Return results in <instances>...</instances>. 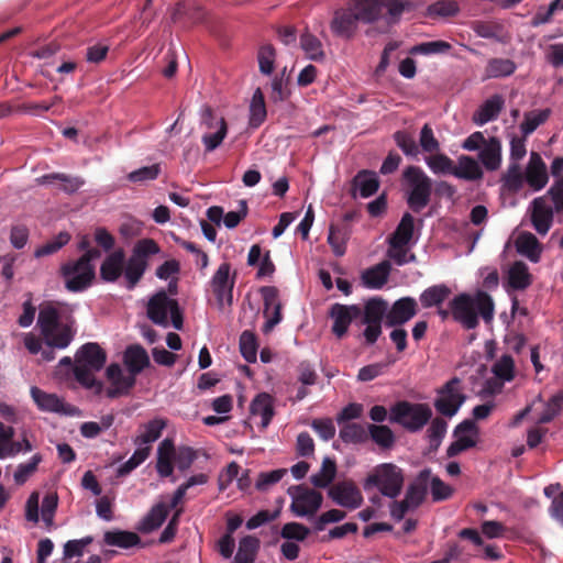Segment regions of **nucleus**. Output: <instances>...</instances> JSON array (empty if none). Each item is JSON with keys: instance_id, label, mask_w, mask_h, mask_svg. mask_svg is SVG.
Returning <instances> with one entry per match:
<instances>
[{"instance_id": "nucleus-63", "label": "nucleus", "mask_w": 563, "mask_h": 563, "mask_svg": "<svg viewBox=\"0 0 563 563\" xmlns=\"http://www.w3.org/2000/svg\"><path fill=\"white\" fill-rule=\"evenodd\" d=\"M276 52L273 45L265 44L260 47L257 54L258 68L263 75H271L274 70Z\"/></svg>"}, {"instance_id": "nucleus-32", "label": "nucleus", "mask_w": 563, "mask_h": 563, "mask_svg": "<svg viewBox=\"0 0 563 563\" xmlns=\"http://www.w3.org/2000/svg\"><path fill=\"white\" fill-rule=\"evenodd\" d=\"M168 507L164 503L155 504L145 517L139 522L137 530L143 533H151L158 529L168 516Z\"/></svg>"}, {"instance_id": "nucleus-59", "label": "nucleus", "mask_w": 563, "mask_h": 563, "mask_svg": "<svg viewBox=\"0 0 563 563\" xmlns=\"http://www.w3.org/2000/svg\"><path fill=\"white\" fill-rule=\"evenodd\" d=\"M241 355L247 363H255L257 358V341L251 331H243L240 335Z\"/></svg>"}, {"instance_id": "nucleus-31", "label": "nucleus", "mask_w": 563, "mask_h": 563, "mask_svg": "<svg viewBox=\"0 0 563 563\" xmlns=\"http://www.w3.org/2000/svg\"><path fill=\"white\" fill-rule=\"evenodd\" d=\"M173 461L175 462V445L173 440L166 438L157 446L156 471L161 477L173 474Z\"/></svg>"}, {"instance_id": "nucleus-37", "label": "nucleus", "mask_w": 563, "mask_h": 563, "mask_svg": "<svg viewBox=\"0 0 563 563\" xmlns=\"http://www.w3.org/2000/svg\"><path fill=\"white\" fill-rule=\"evenodd\" d=\"M388 312V305L382 298H372L369 299L364 309H362V323H376L382 324L383 319H386V313Z\"/></svg>"}, {"instance_id": "nucleus-64", "label": "nucleus", "mask_w": 563, "mask_h": 563, "mask_svg": "<svg viewBox=\"0 0 563 563\" xmlns=\"http://www.w3.org/2000/svg\"><path fill=\"white\" fill-rule=\"evenodd\" d=\"M448 430V423L442 418H434L428 430H427V437L429 439L430 445L434 449H438L441 444L443 438L446 434Z\"/></svg>"}, {"instance_id": "nucleus-51", "label": "nucleus", "mask_w": 563, "mask_h": 563, "mask_svg": "<svg viewBox=\"0 0 563 563\" xmlns=\"http://www.w3.org/2000/svg\"><path fill=\"white\" fill-rule=\"evenodd\" d=\"M146 268H147L146 261H141L132 255L130 256V258L128 260L125 269H124V277L126 279V288L129 290H132L136 286V284L143 277Z\"/></svg>"}, {"instance_id": "nucleus-54", "label": "nucleus", "mask_w": 563, "mask_h": 563, "mask_svg": "<svg viewBox=\"0 0 563 563\" xmlns=\"http://www.w3.org/2000/svg\"><path fill=\"white\" fill-rule=\"evenodd\" d=\"M472 30L478 37L494 40L499 43L504 41L501 36L503 26L498 23L474 21L472 23Z\"/></svg>"}, {"instance_id": "nucleus-42", "label": "nucleus", "mask_w": 563, "mask_h": 563, "mask_svg": "<svg viewBox=\"0 0 563 563\" xmlns=\"http://www.w3.org/2000/svg\"><path fill=\"white\" fill-rule=\"evenodd\" d=\"M451 289L444 284H438L424 289L419 297L423 308L440 307L450 296Z\"/></svg>"}, {"instance_id": "nucleus-57", "label": "nucleus", "mask_w": 563, "mask_h": 563, "mask_svg": "<svg viewBox=\"0 0 563 563\" xmlns=\"http://www.w3.org/2000/svg\"><path fill=\"white\" fill-rule=\"evenodd\" d=\"M563 407V391L553 395L545 404L540 416L537 419L538 423L544 424L551 422L556 416L560 415Z\"/></svg>"}, {"instance_id": "nucleus-1", "label": "nucleus", "mask_w": 563, "mask_h": 563, "mask_svg": "<svg viewBox=\"0 0 563 563\" xmlns=\"http://www.w3.org/2000/svg\"><path fill=\"white\" fill-rule=\"evenodd\" d=\"M107 362L106 351L96 342L82 344L75 354L74 376L86 389H92L96 395L103 391V383L95 377Z\"/></svg>"}, {"instance_id": "nucleus-29", "label": "nucleus", "mask_w": 563, "mask_h": 563, "mask_svg": "<svg viewBox=\"0 0 563 563\" xmlns=\"http://www.w3.org/2000/svg\"><path fill=\"white\" fill-rule=\"evenodd\" d=\"M453 176L467 181L481 180L484 176L479 163L472 156L461 155L453 167Z\"/></svg>"}, {"instance_id": "nucleus-39", "label": "nucleus", "mask_w": 563, "mask_h": 563, "mask_svg": "<svg viewBox=\"0 0 563 563\" xmlns=\"http://www.w3.org/2000/svg\"><path fill=\"white\" fill-rule=\"evenodd\" d=\"M532 278L526 263L515 262L508 269V285L515 290H525L531 285Z\"/></svg>"}, {"instance_id": "nucleus-8", "label": "nucleus", "mask_w": 563, "mask_h": 563, "mask_svg": "<svg viewBox=\"0 0 563 563\" xmlns=\"http://www.w3.org/2000/svg\"><path fill=\"white\" fill-rule=\"evenodd\" d=\"M59 275L69 292H82L91 287L96 277V266L86 264V260H70L60 265Z\"/></svg>"}, {"instance_id": "nucleus-34", "label": "nucleus", "mask_w": 563, "mask_h": 563, "mask_svg": "<svg viewBox=\"0 0 563 563\" xmlns=\"http://www.w3.org/2000/svg\"><path fill=\"white\" fill-rule=\"evenodd\" d=\"M30 394L40 410L56 413L65 411L64 402L57 395L45 393L36 386L31 387Z\"/></svg>"}, {"instance_id": "nucleus-16", "label": "nucleus", "mask_w": 563, "mask_h": 563, "mask_svg": "<svg viewBox=\"0 0 563 563\" xmlns=\"http://www.w3.org/2000/svg\"><path fill=\"white\" fill-rule=\"evenodd\" d=\"M530 209L533 229L540 235H545L553 224L554 206H550L545 197H537L532 200Z\"/></svg>"}, {"instance_id": "nucleus-44", "label": "nucleus", "mask_w": 563, "mask_h": 563, "mask_svg": "<svg viewBox=\"0 0 563 563\" xmlns=\"http://www.w3.org/2000/svg\"><path fill=\"white\" fill-rule=\"evenodd\" d=\"M300 47L310 60L322 62L325 58L321 41L309 31L300 35Z\"/></svg>"}, {"instance_id": "nucleus-21", "label": "nucleus", "mask_w": 563, "mask_h": 563, "mask_svg": "<svg viewBox=\"0 0 563 563\" xmlns=\"http://www.w3.org/2000/svg\"><path fill=\"white\" fill-rule=\"evenodd\" d=\"M505 107V99L501 95L495 93L486 99L473 113L472 120L475 125L483 126L495 121Z\"/></svg>"}, {"instance_id": "nucleus-7", "label": "nucleus", "mask_w": 563, "mask_h": 563, "mask_svg": "<svg viewBox=\"0 0 563 563\" xmlns=\"http://www.w3.org/2000/svg\"><path fill=\"white\" fill-rule=\"evenodd\" d=\"M431 417L432 411L424 404L399 401L390 408L389 422L400 424L410 432H418Z\"/></svg>"}, {"instance_id": "nucleus-12", "label": "nucleus", "mask_w": 563, "mask_h": 563, "mask_svg": "<svg viewBox=\"0 0 563 563\" xmlns=\"http://www.w3.org/2000/svg\"><path fill=\"white\" fill-rule=\"evenodd\" d=\"M231 265L222 263L210 279L211 289L216 296L217 302L222 308L224 305L231 306L233 302L234 277L230 276Z\"/></svg>"}, {"instance_id": "nucleus-26", "label": "nucleus", "mask_w": 563, "mask_h": 563, "mask_svg": "<svg viewBox=\"0 0 563 563\" xmlns=\"http://www.w3.org/2000/svg\"><path fill=\"white\" fill-rule=\"evenodd\" d=\"M391 271L389 261H383L367 269L361 275L362 284L368 289H380L387 283Z\"/></svg>"}, {"instance_id": "nucleus-53", "label": "nucleus", "mask_w": 563, "mask_h": 563, "mask_svg": "<svg viewBox=\"0 0 563 563\" xmlns=\"http://www.w3.org/2000/svg\"><path fill=\"white\" fill-rule=\"evenodd\" d=\"M393 137L396 145L400 148L405 156L409 158H417L419 156V145L410 133L407 131H396Z\"/></svg>"}, {"instance_id": "nucleus-62", "label": "nucleus", "mask_w": 563, "mask_h": 563, "mask_svg": "<svg viewBox=\"0 0 563 563\" xmlns=\"http://www.w3.org/2000/svg\"><path fill=\"white\" fill-rule=\"evenodd\" d=\"M287 474L286 468H277L268 472H261L255 482V488L258 492H266L273 485L277 484Z\"/></svg>"}, {"instance_id": "nucleus-22", "label": "nucleus", "mask_w": 563, "mask_h": 563, "mask_svg": "<svg viewBox=\"0 0 563 563\" xmlns=\"http://www.w3.org/2000/svg\"><path fill=\"white\" fill-rule=\"evenodd\" d=\"M261 294L264 301V312L267 313L269 309H273V316L263 325V332L269 333L282 321V307L278 302V292L275 287L264 286L261 288Z\"/></svg>"}, {"instance_id": "nucleus-36", "label": "nucleus", "mask_w": 563, "mask_h": 563, "mask_svg": "<svg viewBox=\"0 0 563 563\" xmlns=\"http://www.w3.org/2000/svg\"><path fill=\"white\" fill-rule=\"evenodd\" d=\"M368 439L380 450H391L396 443L394 431L386 424L368 423Z\"/></svg>"}, {"instance_id": "nucleus-46", "label": "nucleus", "mask_w": 563, "mask_h": 563, "mask_svg": "<svg viewBox=\"0 0 563 563\" xmlns=\"http://www.w3.org/2000/svg\"><path fill=\"white\" fill-rule=\"evenodd\" d=\"M550 109L528 111L523 115V121L520 123V131L522 136L528 137L541 124H543L550 117Z\"/></svg>"}, {"instance_id": "nucleus-56", "label": "nucleus", "mask_w": 563, "mask_h": 563, "mask_svg": "<svg viewBox=\"0 0 563 563\" xmlns=\"http://www.w3.org/2000/svg\"><path fill=\"white\" fill-rule=\"evenodd\" d=\"M70 241V234L66 231L59 232L52 240L37 247L34 252V257L40 258L48 256L58 252L62 247L68 244Z\"/></svg>"}, {"instance_id": "nucleus-9", "label": "nucleus", "mask_w": 563, "mask_h": 563, "mask_svg": "<svg viewBox=\"0 0 563 563\" xmlns=\"http://www.w3.org/2000/svg\"><path fill=\"white\" fill-rule=\"evenodd\" d=\"M465 400L462 380L459 377H453L438 389L434 408L441 415L451 418L459 412Z\"/></svg>"}, {"instance_id": "nucleus-20", "label": "nucleus", "mask_w": 563, "mask_h": 563, "mask_svg": "<svg viewBox=\"0 0 563 563\" xmlns=\"http://www.w3.org/2000/svg\"><path fill=\"white\" fill-rule=\"evenodd\" d=\"M347 3L362 24H374L383 16L385 0H350Z\"/></svg>"}, {"instance_id": "nucleus-58", "label": "nucleus", "mask_w": 563, "mask_h": 563, "mask_svg": "<svg viewBox=\"0 0 563 563\" xmlns=\"http://www.w3.org/2000/svg\"><path fill=\"white\" fill-rule=\"evenodd\" d=\"M161 174V165L152 164L150 166H143L135 170L130 172L126 175V179L133 184H146L158 178Z\"/></svg>"}, {"instance_id": "nucleus-40", "label": "nucleus", "mask_w": 563, "mask_h": 563, "mask_svg": "<svg viewBox=\"0 0 563 563\" xmlns=\"http://www.w3.org/2000/svg\"><path fill=\"white\" fill-rule=\"evenodd\" d=\"M340 439L346 444H363L368 440V424L365 427L357 422H347L341 426Z\"/></svg>"}, {"instance_id": "nucleus-50", "label": "nucleus", "mask_w": 563, "mask_h": 563, "mask_svg": "<svg viewBox=\"0 0 563 563\" xmlns=\"http://www.w3.org/2000/svg\"><path fill=\"white\" fill-rule=\"evenodd\" d=\"M503 187L511 192H518L522 189L525 179V173L521 172L519 163H512L508 165L506 173L501 177Z\"/></svg>"}, {"instance_id": "nucleus-11", "label": "nucleus", "mask_w": 563, "mask_h": 563, "mask_svg": "<svg viewBox=\"0 0 563 563\" xmlns=\"http://www.w3.org/2000/svg\"><path fill=\"white\" fill-rule=\"evenodd\" d=\"M449 307L453 320L464 329L473 330L478 325L479 319L477 318L475 296L467 292L459 294L450 300Z\"/></svg>"}, {"instance_id": "nucleus-17", "label": "nucleus", "mask_w": 563, "mask_h": 563, "mask_svg": "<svg viewBox=\"0 0 563 563\" xmlns=\"http://www.w3.org/2000/svg\"><path fill=\"white\" fill-rule=\"evenodd\" d=\"M417 314V301L412 297L396 300L388 309L385 319L386 327H398L408 322Z\"/></svg>"}, {"instance_id": "nucleus-27", "label": "nucleus", "mask_w": 563, "mask_h": 563, "mask_svg": "<svg viewBox=\"0 0 563 563\" xmlns=\"http://www.w3.org/2000/svg\"><path fill=\"white\" fill-rule=\"evenodd\" d=\"M55 181H59V189L68 195L77 192L85 185L82 177L65 173H51L36 178L38 185H52Z\"/></svg>"}, {"instance_id": "nucleus-38", "label": "nucleus", "mask_w": 563, "mask_h": 563, "mask_svg": "<svg viewBox=\"0 0 563 563\" xmlns=\"http://www.w3.org/2000/svg\"><path fill=\"white\" fill-rule=\"evenodd\" d=\"M103 541L107 545L121 549H130L141 543V539L135 532L119 529L106 531Z\"/></svg>"}, {"instance_id": "nucleus-23", "label": "nucleus", "mask_w": 563, "mask_h": 563, "mask_svg": "<svg viewBox=\"0 0 563 563\" xmlns=\"http://www.w3.org/2000/svg\"><path fill=\"white\" fill-rule=\"evenodd\" d=\"M481 164L489 172H495L500 168L503 162V146L501 142L496 136L487 139V143L478 152Z\"/></svg>"}, {"instance_id": "nucleus-6", "label": "nucleus", "mask_w": 563, "mask_h": 563, "mask_svg": "<svg viewBox=\"0 0 563 563\" xmlns=\"http://www.w3.org/2000/svg\"><path fill=\"white\" fill-rule=\"evenodd\" d=\"M199 128L202 130L201 143L206 154L216 151L229 131L225 119L218 115L208 104H202L199 109Z\"/></svg>"}, {"instance_id": "nucleus-45", "label": "nucleus", "mask_w": 563, "mask_h": 563, "mask_svg": "<svg viewBox=\"0 0 563 563\" xmlns=\"http://www.w3.org/2000/svg\"><path fill=\"white\" fill-rule=\"evenodd\" d=\"M516 69V63L509 58H492L485 68V79L508 77Z\"/></svg>"}, {"instance_id": "nucleus-49", "label": "nucleus", "mask_w": 563, "mask_h": 563, "mask_svg": "<svg viewBox=\"0 0 563 563\" xmlns=\"http://www.w3.org/2000/svg\"><path fill=\"white\" fill-rule=\"evenodd\" d=\"M428 168L434 175H453V161L444 153L434 152L423 158Z\"/></svg>"}, {"instance_id": "nucleus-55", "label": "nucleus", "mask_w": 563, "mask_h": 563, "mask_svg": "<svg viewBox=\"0 0 563 563\" xmlns=\"http://www.w3.org/2000/svg\"><path fill=\"white\" fill-rule=\"evenodd\" d=\"M347 239L349 233L345 228L330 225L328 243L335 256H343L345 254Z\"/></svg>"}, {"instance_id": "nucleus-13", "label": "nucleus", "mask_w": 563, "mask_h": 563, "mask_svg": "<svg viewBox=\"0 0 563 563\" xmlns=\"http://www.w3.org/2000/svg\"><path fill=\"white\" fill-rule=\"evenodd\" d=\"M360 22L349 3L334 10L330 21V31L335 37L349 41L357 33Z\"/></svg>"}, {"instance_id": "nucleus-3", "label": "nucleus", "mask_w": 563, "mask_h": 563, "mask_svg": "<svg viewBox=\"0 0 563 563\" xmlns=\"http://www.w3.org/2000/svg\"><path fill=\"white\" fill-rule=\"evenodd\" d=\"M37 325L44 343L55 345L58 350L67 349L74 340L75 332L60 322V312L53 305L40 308Z\"/></svg>"}, {"instance_id": "nucleus-4", "label": "nucleus", "mask_w": 563, "mask_h": 563, "mask_svg": "<svg viewBox=\"0 0 563 563\" xmlns=\"http://www.w3.org/2000/svg\"><path fill=\"white\" fill-rule=\"evenodd\" d=\"M146 317L156 325L183 330L184 316L178 301L161 289L150 297L146 305Z\"/></svg>"}, {"instance_id": "nucleus-61", "label": "nucleus", "mask_w": 563, "mask_h": 563, "mask_svg": "<svg viewBox=\"0 0 563 563\" xmlns=\"http://www.w3.org/2000/svg\"><path fill=\"white\" fill-rule=\"evenodd\" d=\"M418 145H419L420 152L422 151V152L429 153V154L439 152L440 142L435 137L433 129L431 128V125L429 123H426L421 128L420 133H419V144Z\"/></svg>"}, {"instance_id": "nucleus-24", "label": "nucleus", "mask_w": 563, "mask_h": 563, "mask_svg": "<svg viewBox=\"0 0 563 563\" xmlns=\"http://www.w3.org/2000/svg\"><path fill=\"white\" fill-rule=\"evenodd\" d=\"M431 476L430 468H423L411 483L405 494L404 499L412 508H418L424 500L428 492V482Z\"/></svg>"}, {"instance_id": "nucleus-25", "label": "nucleus", "mask_w": 563, "mask_h": 563, "mask_svg": "<svg viewBox=\"0 0 563 563\" xmlns=\"http://www.w3.org/2000/svg\"><path fill=\"white\" fill-rule=\"evenodd\" d=\"M123 363L134 378L150 365L146 350L140 344L129 345L123 353Z\"/></svg>"}, {"instance_id": "nucleus-33", "label": "nucleus", "mask_w": 563, "mask_h": 563, "mask_svg": "<svg viewBox=\"0 0 563 563\" xmlns=\"http://www.w3.org/2000/svg\"><path fill=\"white\" fill-rule=\"evenodd\" d=\"M124 253L118 250L109 254L100 266V276L104 282L114 283L122 273Z\"/></svg>"}, {"instance_id": "nucleus-5", "label": "nucleus", "mask_w": 563, "mask_h": 563, "mask_svg": "<svg viewBox=\"0 0 563 563\" xmlns=\"http://www.w3.org/2000/svg\"><path fill=\"white\" fill-rule=\"evenodd\" d=\"M404 482V472L399 466L394 463H382L364 479L363 488L365 492L377 488L383 496L395 499L400 495Z\"/></svg>"}, {"instance_id": "nucleus-19", "label": "nucleus", "mask_w": 563, "mask_h": 563, "mask_svg": "<svg viewBox=\"0 0 563 563\" xmlns=\"http://www.w3.org/2000/svg\"><path fill=\"white\" fill-rule=\"evenodd\" d=\"M492 372L500 383L486 380L485 391L495 394L500 391L505 382H511L515 377V361L508 354L501 355L492 366Z\"/></svg>"}, {"instance_id": "nucleus-60", "label": "nucleus", "mask_w": 563, "mask_h": 563, "mask_svg": "<svg viewBox=\"0 0 563 563\" xmlns=\"http://www.w3.org/2000/svg\"><path fill=\"white\" fill-rule=\"evenodd\" d=\"M384 8L387 9L386 22L388 24H395L399 21L404 12L411 11L413 9V4L410 1L385 0Z\"/></svg>"}, {"instance_id": "nucleus-52", "label": "nucleus", "mask_w": 563, "mask_h": 563, "mask_svg": "<svg viewBox=\"0 0 563 563\" xmlns=\"http://www.w3.org/2000/svg\"><path fill=\"white\" fill-rule=\"evenodd\" d=\"M266 114L264 95L262 90L257 88L254 91L250 103V125L258 128L266 119Z\"/></svg>"}, {"instance_id": "nucleus-28", "label": "nucleus", "mask_w": 563, "mask_h": 563, "mask_svg": "<svg viewBox=\"0 0 563 563\" xmlns=\"http://www.w3.org/2000/svg\"><path fill=\"white\" fill-rule=\"evenodd\" d=\"M415 231V218L411 213L405 212L397 224L395 231L388 236L387 243L389 246L398 247L408 245Z\"/></svg>"}, {"instance_id": "nucleus-35", "label": "nucleus", "mask_w": 563, "mask_h": 563, "mask_svg": "<svg viewBox=\"0 0 563 563\" xmlns=\"http://www.w3.org/2000/svg\"><path fill=\"white\" fill-rule=\"evenodd\" d=\"M517 252L532 263H538L541 257V246L538 239L531 232H522L516 241Z\"/></svg>"}, {"instance_id": "nucleus-48", "label": "nucleus", "mask_w": 563, "mask_h": 563, "mask_svg": "<svg viewBox=\"0 0 563 563\" xmlns=\"http://www.w3.org/2000/svg\"><path fill=\"white\" fill-rule=\"evenodd\" d=\"M260 548V540L253 536H245L239 542L238 552L234 556L236 563H253Z\"/></svg>"}, {"instance_id": "nucleus-43", "label": "nucleus", "mask_w": 563, "mask_h": 563, "mask_svg": "<svg viewBox=\"0 0 563 563\" xmlns=\"http://www.w3.org/2000/svg\"><path fill=\"white\" fill-rule=\"evenodd\" d=\"M165 427L166 422L163 419L155 418L150 420L143 426L142 433L133 439V443L143 446H151L153 442L161 438L162 431Z\"/></svg>"}, {"instance_id": "nucleus-18", "label": "nucleus", "mask_w": 563, "mask_h": 563, "mask_svg": "<svg viewBox=\"0 0 563 563\" xmlns=\"http://www.w3.org/2000/svg\"><path fill=\"white\" fill-rule=\"evenodd\" d=\"M525 179L533 191H539L549 181L547 165L537 152H531L525 169Z\"/></svg>"}, {"instance_id": "nucleus-2", "label": "nucleus", "mask_w": 563, "mask_h": 563, "mask_svg": "<svg viewBox=\"0 0 563 563\" xmlns=\"http://www.w3.org/2000/svg\"><path fill=\"white\" fill-rule=\"evenodd\" d=\"M402 191L409 209L420 212L430 203L432 179L421 167L410 165L402 170Z\"/></svg>"}, {"instance_id": "nucleus-47", "label": "nucleus", "mask_w": 563, "mask_h": 563, "mask_svg": "<svg viewBox=\"0 0 563 563\" xmlns=\"http://www.w3.org/2000/svg\"><path fill=\"white\" fill-rule=\"evenodd\" d=\"M336 464L335 462L325 456L322 461L321 468L318 473L311 475L310 482L314 487L327 488L335 478Z\"/></svg>"}, {"instance_id": "nucleus-10", "label": "nucleus", "mask_w": 563, "mask_h": 563, "mask_svg": "<svg viewBox=\"0 0 563 563\" xmlns=\"http://www.w3.org/2000/svg\"><path fill=\"white\" fill-rule=\"evenodd\" d=\"M288 495L291 498L290 510L297 517H311L321 507L323 497L321 493L302 485L290 486Z\"/></svg>"}, {"instance_id": "nucleus-14", "label": "nucleus", "mask_w": 563, "mask_h": 563, "mask_svg": "<svg viewBox=\"0 0 563 563\" xmlns=\"http://www.w3.org/2000/svg\"><path fill=\"white\" fill-rule=\"evenodd\" d=\"M333 321L332 333L338 338H343L349 330L350 324L362 316V308L358 305L333 303L328 313Z\"/></svg>"}, {"instance_id": "nucleus-41", "label": "nucleus", "mask_w": 563, "mask_h": 563, "mask_svg": "<svg viewBox=\"0 0 563 563\" xmlns=\"http://www.w3.org/2000/svg\"><path fill=\"white\" fill-rule=\"evenodd\" d=\"M353 184L362 198H368L378 190L379 179L376 173L363 169L356 174Z\"/></svg>"}, {"instance_id": "nucleus-15", "label": "nucleus", "mask_w": 563, "mask_h": 563, "mask_svg": "<svg viewBox=\"0 0 563 563\" xmlns=\"http://www.w3.org/2000/svg\"><path fill=\"white\" fill-rule=\"evenodd\" d=\"M328 496L338 506L347 509H357L362 506L364 498L360 488L351 481L339 482L328 490Z\"/></svg>"}, {"instance_id": "nucleus-30", "label": "nucleus", "mask_w": 563, "mask_h": 563, "mask_svg": "<svg viewBox=\"0 0 563 563\" xmlns=\"http://www.w3.org/2000/svg\"><path fill=\"white\" fill-rule=\"evenodd\" d=\"M251 413L261 417V428L266 429L274 415V398L267 393L258 394L251 402Z\"/></svg>"}]
</instances>
